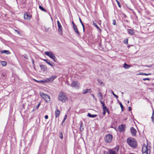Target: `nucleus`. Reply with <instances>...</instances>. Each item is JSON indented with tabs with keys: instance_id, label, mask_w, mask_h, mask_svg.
<instances>
[{
	"instance_id": "nucleus-1",
	"label": "nucleus",
	"mask_w": 154,
	"mask_h": 154,
	"mask_svg": "<svg viewBox=\"0 0 154 154\" xmlns=\"http://www.w3.org/2000/svg\"><path fill=\"white\" fill-rule=\"evenodd\" d=\"M128 144L133 148H135L137 146V143L135 139L133 138H128L127 139Z\"/></svg>"
},
{
	"instance_id": "nucleus-2",
	"label": "nucleus",
	"mask_w": 154,
	"mask_h": 154,
	"mask_svg": "<svg viewBox=\"0 0 154 154\" xmlns=\"http://www.w3.org/2000/svg\"><path fill=\"white\" fill-rule=\"evenodd\" d=\"M68 97L66 94L61 91L58 95V99L63 103L65 102L68 100Z\"/></svg>"
},
{
	"instance_id": "nucleus-3",
	"label": "nucleus",
	"mask_w": 154,
	"mask_h": 154,
	"mask_svg": "<svg viewBox=\"0 0 154 154\" xmlns=\"http://www.w3.org/2000/svg\"><path fill=\"white\" fill-rule=\"evenodd\" d=\"M113 137L112 135L109 134L105 137L104 140L106 143H110L112 141Z\"/></svg>"
},
{
	"instance_id": "nucleus-4",
	"label": "nucleus",
	"mask_w": 154,
	"mask_h": 154,
	"mask_svg": "<svg viewBox=\"0 0 154 154\" xmlns=\"http://www.w3.org/2000/svg\"><path fill=\"white\" fill-rule=\"evenodd\" d=\"M40 95L41 97L44 99L47 103H49L50 101V97L47 95L44 94H40Z\"/></svg>"
},
{
	"instance_id": "nucleus-5",
	"label": "nucleus",
	"mask_w": 154,
	"mask_h": 154,
	"mask_svg": "<svg viewBox=\"0 0 154 154\" xmlns=\"http://www.w3.org/2000/svg\"><path fill=\"white\" fill-rule=\"evenodd\" d=\"M57 76L56 75H54L51 77L48 78H47L45 80V81L47 82H52L53 81V80L57 78Z\"/></svg>"
},
{
	"instance_id": "nucleus-6",
	"label": "nucleus",
	"mask_w": 154,
	"mask_h": 154,
	"mask_svg": "<svg viewBox=\"0 0 154 154\" xmlns=\"http://www.w3.org/2000/svg\"><path fill=\"white\" fill-rule=\"evenodd\" d=\"M126 128V126L124 124H122L121 125H119L118 127L119 131L120 132L125 131Z\"/></svg>"
},
{
	"instance_id": "nucleus-7",
	"label": "nucleus",
	"mask_w": 154,
	"mask_h": 154,
	"mask_svg": "<svg viewBox=\"0 0 154 154\" xmlns=\"http://www.w3.org/2000/svg\"><path fill=\"white\" fill-rule=\"evenodd\" d=\"M71 86L76 88H79L80 85L77 81H74L71 84Z\"/></svg>"
},
{
	"instance_id": "nucleus-8",
	"label": "nucleus",
	"mask_w": 154,
	"mask_h": 154,
	"mask_svg": "<svg viewBox=\"0 0 154 154\" xmlns=\"http://www.w3.org/2000/svg\"><path fill=\"white\" fill-rule=\"evenodd\" d=\"M45 54L48 56L51 59L54 58V55L51 52L46 51L45 52Z\"/></svg>"
},
{
	"instance_id": "nucleus-9",
	"label": "nucleus",
	"mask_w": 154,
	"mask_h": 154,
	"mask_svg": "<svg viewBox=\"0 0 154 154\" xmlns=\"http://www.w3.org/2000/svg\"><path fill=\"white\" fill-rule=\"evenodd\" d=\"M130 131L132 136L134 137L136 135L137 131L133 127H131V128Z\"/></svg>"
},
{
	"instance_id": "nucleus-10",
	"label": "nucleus",
	"mask_w": 154,
	"mask_h": 154,
	"mask_svg": "<svg viewBox=\"0 0 154 154\" xmlns=\"http://www.w3.org/2000/svg\"><path fill=\"white\" fill-rule=\"evenodd\" d=\"M31 17V16L30 15L29 13H27L26 14H24V18L25 19L27 20H29Z\"/></svg>"
},
{
	"instance_id": "nucleus-11",
	"label": "nucleus",
	"mask_w": 154,
	"mask_h": 154,
	"mask_svg": "<svg viewBox=\"0 0 154 154\" xmlns=\"http://www.w3.org/2000/svg\"><path fill=\"white\" fill-rule=\"evenodd\" d=\"M143 152H148L147 146L144 144L142 146Z\"/></svg>"
},
{
	"instance_id": "nucleus-12",
	"label": "nucleus",
	"mask_w": 154,
	"mask_h": 154,
	"mask_svg": "<svg viewBox=\"0 0 154 154\" xmlns=\"http://www.w3.org/2000/svg\"><path fill=\"white\" fill-rule=\"evenodd\" d=\"M41 69L44 71H46L47 70V68L46 66L44 65H40Z\"/></svg>"
},
{
	"instance_id": "nucleus-13",
	"label": "nucleus",
	"mask_w": 154,
	"mask_h": 154,
	"mask_svg": "<svg viewBox=\"0 0 154 154\" xmlns=\"http://www.w3.org/2000/svg\"><path fill=\"white\" fill-rule=\"evenodd\" d=\"M73 27L75 32L78 35V36H80V34L78 31V28L76 26H75Z\"/></svg>"
},
{
	"instance_id": "nucleus-14",
	"label": "nucleus",
	"mask_w": 154,
	"mask_h": 154,
	"mask_svg": "<svg viewBox=\"0 0 154 154\" xmlns=\"http://www.w3.org/2000/svg\"><path fill=\"white\" fill-rule=\"evenodd\" d=\"M103 115H106V112H107V113L108 114H109L110 113L109 111L108 108H107L106 107V109H103Z\"/></svg>"
},
{
	"instance_id": "nucleus-15",
	"label": "nucleus",
	"mask_w": 154,
	"mask_h": 154,
	"mask_svg": "<svg viewBox=\"0 0 154 154\" xmlns=\"http://www.w3.org/2000/svg\"><path fill=\"white\" fill-rule=\"evenodd\" d=\"M1 54L5 53L7 54H11V52L8 50H4L1 51Z\"/></svg>"
},
{
	"instance_id": "nucleus-16",
	"label": "nucleus",
	"mask_w": 154,
	"mask_h": 154,
	"mask_svg": "<svg viewBox=\"0 0 154 154\" xmlns=\"http://www.w3.org/2000/svg\"><path fill=\"white\" fill-rule=\"evenodd\" d=\"M119 148V146H117L115 148L111 149H112L113 151H114L115 152V153L116 154V153L118 152Z\"/></svg>"
},
{
	"instance_id": "nucleus-17",
	"label": "nucleus",
	"mask_w": 154,
	"mask_h": 154,
	"mask_svg": "<svg viewBox=\"0 0 154 154\" xmlns=\"http://www.w3.org/2000/svg\"><path fill=\"white\" fill-rule=\"evenodd\" d=\"M128 32L129 34H131V35H134L135 34V32L134 31L131 29H128Z\"/></svg>"
},
{
	"instance_id": "nucleus-18",
	"label": "nucleus",
	"mask_w": 154,
	"mask_h": 154,
	"mask_svg": "<svg viewBox=\"0 0 154 154\" xmlns=\"http://www.w3.org/2000/svg\"><path fill=\"white\" fill-rule=\"evenodd\" d=\"M91 91V89H85L83 91L82 93L83 94H85L87 93L90 92Z\"/></svg>"
},
{
	"instance_id": "nucleus-19",
	"label": "nucleus",
	"mask_w": 154,
	"mask_h": 154,
	"mask_svg": "<svg viewBox=\"0 0 154 154\" xmlns=\"http://www.w3.org/2000/svg\"><path fill=\"white\" fill-rule=\"evenodd\" d=\"M60 111L58 110L57 109L56 110V111L55 112V117H58L59 116V114H60Z\"/></svg>"
},
{
	"instance_id": "nucleus-20",
	"label": "nucleus",
	"mask_w": 154,
	"mask_h": 154,
	"mask_svg": "<svg viewBox=\"0 0 154 154\" xmlns=\"http://www.w3.org/2000/svg\"><path fill=\"white\" fill-rule=\"evenodd\" d=\"M131 65H128L126 63H125L123 64V67L125 69H128L130 67H131Z\"/></svg>"
},
{
	"instance_id": "nucleus-21",
	"label": "nucleus",
	"mask_w": 154,
	"mask_h": 154,
	"mask_svg": "<svg viewBox=\"0 0 154 154\" xmlns=\"http://www.w3.org/2000/svg\"><path fill=\"white\" fill-rule=\"evenodd\" d=\"M44 61L46 62L47 63H48L50 66H53V65L51 63L49 60L48 59H43V60Z\"/></svg>"
},
{
	"instance_id": "nucleus-22",
	"label": "nucleus",
	"mask_w": 154,
	"mask_h": 154,
	"mask_svg": "<svg viewBox=\"0 0 154 154\" xmlns=\"http://www.w3.org/2000/svg\"><path fill=\"white\" fill-rule=\"evenodd\" d=\"M108 154H116L115 152L111 149H109L108 150Z\"/></svg>"
},
{
	"instance_id": "nucleus-23",
	"label": "nucleus",
	"mask_w": 154,
	"mask_h": 154,
	"mask_svg": "<svg viewBox=\"0 0 154 154\" xmlns=\"http://www.w3.org/2000/svg\"><path fill=\"white\" fill-rule=\"evenodd\" d=\"M87 116L88 117H90L94 118H95L96 117H97V115H92V114H91V113H88V114Z\"/></svg>"
},
{
	"instance_id": "nucleus-24",
	"label": "nucleus",
	"mask_w": 154,
	"mask_h": 154,
	"mask_svg": "<svg viewBox=\"0 0 154 154\" xmlns=\"http://www.w3.org/2000/svg\"><path fill=\"white\" fill-rule=\"evenodd\" d=\"M80 123L81 124L80 127V130L81 132H82L84 130V126L82 125L83 123L81 121Z\"/></svg>"
},
{
	"instance_id": "nucleus-25",
	"label": "nucleus",
	"mask_w": 154,
	"mask_h": 154,
	"mask_svg": "<svg viewBox=\"0 0 154 154\" xmlns=\"http://www.w3.org/2000/svg\"><path fill=\"white\" fill-rule=\"evenodd\" d=\"M79 19L80 22V23H81V24L82 25V26L83 27V32H84L85 31L84 25L83 24V23H82V22L80 17L79 18Z\"/></svg>"
},
{
	"instance_id": "nucleus-26",
	"label": "nucleus",
	"mask_w": 154,
	"mask_h": 154,
	"mask_svg": "<svg viewBox=\"0 0 154 154\" xmlns=\"http://www.w3.org/2000/svg\"><path fill=\"white\" fill-rule=\"evenodd\" d=\"M100 103L102 105L103 109H106V106H105V104L104 102L102 100H100Z\"/></svg>"
},
{
	"instance_id": "nucleus-27",
	"label": "nucleus",
	"mask_w": 154,
	"mask_h": 154,
	"mask_svg": "<svg viewBox=\"0 0 154 154\" xmlns=\"http://www.w3.org/2000/svg\"><path fill=\"white\" fill-rule=\"evenodd\" d=\"M39 8L42 11H44L45 12H47V11L45 10L42 6L39 5Z\"/></svg>"
},
{
	"instance_id": "nucleus-28",
	"label": "nucleus",
	"mask_w": 154,
	"mask_h": 154,
	"mask_svg": "<svg viewBox=\"0 0 154 154\" xmlns=\"http://www.w3.org/2000/svg\"><path fill=\"white\" fill-rule=\"evenodd\" d=\"M140 75H152V74L151 73H140Z\"/></svg>"
},
{
	"instance_id": "nucleus-29",
	"label": "nucleus",
	"mask_w": 154,
	"mask_h": 154,
	"mask_svg": "<svg viewBox=\"0 0 154 154\" xmlns=\"http://www.w3.org/2000/svg\"><path fill=\"white\" fill-rule=\"evenodd\" d=\"M58 26V29L59 32H62V26H61V25H60Z\"/></svg>"
},
{
	"instance_id": "nucleus-30",
	"label": "nucleus",
	"mask_w": 154,
	"mask_h": 154,
	"mask_svg": "<svg viewBox=\"0 0 154 154\" xmlns=\"http://www.w3.org/2000/svg\"><path fill=\"white\" fill-rule=\"evenodd\" d=\"M7 64L6 62L5 61H2L1 62V64L3 66H5Z\"/></svg>"
},
{
	"instance_id": "nucleus-31",
	"label": "nucleus",
	"mask_w": 154,
	"mask_h": 154,
	"mask_svg": "<svg viewBox=\"0 0 154 154\" xmlns=\"http://www.w3.org/2000/svg\"><path fill=\"white\" fill-rule=\"evenodd\" d=\"M59 137H60V138L61 139H62L63 138V133L62 132H60V135H59Z\"/></svg>"
},
{
	"instance_id": "nucleus-32",
	"label": "nucleus",
	"mask_w": 154,
	"mask_h": 154,
	"mask_svg": "<svg viewBox=\"0 0 154 154\" xmlns=\"http://www.w3.org/2000/svg\"><path fill=\"white\" fill-rule=\"evenodd\" d=\"M119 104V105L120 106V107L121 108L122 111H123V110H124V107L123 105H122V104L121 102H120Z\"/></svg>"
},
{
	"instance_id": "nucleus-33",
	"label": "nucleus",
	"mask_w": 154,
	"mask_h": 154,
	"mask_svg": "<svg viewBox=\"0 0 154 154\" xmlns=\"http://www.w3.org/2000/svg\"><path fill=\"white\" fill-rule=\"evenodd\" d=\"M128 39L126 38L124 40V42L126 45L128 44Z\"/></svg>"
},
{
	"instance_id": "nucleus-34",
	"label": "nucleus",
	"mask_w": 154,
	"mask_h": 154,
	"mask_svg": "<svg viewBox=\"0 0 154 154\" xmlns=\"http://www.w3.org/2000/svg\"><path fill=\"white\" fill-rule=\"evenodd\" d=\"M67 115H65V116H64V118L63 120V122H62V125H63V123L65 121V120H66V119L67 118Z\"/></svg>"
},
{
	"instance_id": "nucleus-35",
	"label": "nucleus",
	"mask_w": 154,
	"mask_h": 154,
	"mask_svg": "<svg viewBox=\"0 0 154 154\" xmlns=\"http://www.w3.org/2000/svg\"><path fill=\"white\" fill-rule=\"evenodd\" d=\"M40 105V103H39L38 104V105L36 106V107L35 108H34L33 109V110L35 109V110H37V109L38 108H39V106Z\"/></svg>"
},
{
	"instance_id": "nucleus-36",
	"label": "nucleus",
	"mask_w": 154,
	"mask_h": 154,
	"mask_svg": "<svg viewBox=\"0 0 154 154\" xmlns=\"http://www.w3.org/2000/svg\"><path fill=\"white\" fill-rule=\"evenodd\" d=\"M116 2L119 7L120 8H121V4L117 0H116Z\"/></svg>"
},
{
	"instance_id": "nucleus-37",
	"label": "nucleus",
	"mask_w": 154,
	"mask_h": 154,
	"mask_svg": "<svg viewBox=\"0 0 154 154\" xmlns=\"http://www.w3.org/2000/svg\"><path fill=\"white\" fill-rule=\"evenodd\" d=\"M112 93L114 96L117 99L118 98V96L117 95L115 94L112 91H111Z\"/></svg>"
},
{
	"instance_id": "nucleus-38",
	"label": "nucleus",
	"mask_w": 154,
	"mask_h": 154,
	"mask_svg": "<svg viewBox=\"0 0 154 154\" xmlns=\"http://www.w3.org/2000/svg\"><path fill=\"white\" fill-rule=\"evenodd\" d=\"M112 24L114 25H116V20L114 19L112 20Z\"/></svg>"
},
{
	"instance_id": "nucleus-39",
	"label": "nucleus",
	"mask_w": 154,
	"mask_h": 154,
	"mask_svg": "<svg viewBox=\"0 0 154 154\" xmlns=\"http://www.w3.org/2000/svg\"><path fill=\"white\" fill-rule=\"evenodd\" d=\"M97 96L99 97H101L103 96V95L101 94V93L99 92L97 94Z\"/></svg>"
},
{
	"instance_id": "nucleus-40",
	"label": "nucleus",
	"mask_w": 154,
	"mask_h": 154,
	"mask_svg": "<svg viewBox=\"0 0 154 154\" xmlns=\"http://www.w3.org/2000/svg\"><path fill=\"white\" fill-rule=\"evenodd\" d=\"M52 59H53L54 61L55 62H57V59L56 58V57H55V56H54V58L53 57V58H52Z\"/></svg>"
},
{
	"instance_id": "nucleus-41",
	"label": "nucleus",
	"mask_w": 154,
	"mask_h": 154,
	"mask_svg": "<svg viewBox=\"0 0 154 154\" xmlns=\"http://www.w3.org/2000/svg\"><path fill=\"white\" fill-rule=\"evenodd\" d=\"M93 24L97 28L99 29V26H98L94 22L93 23Z\"/></svg>"
},
{
	"instance_id": "nucleus-42",
	"label": "nucleus",
	"mask_w": 154,
	"mask_h": 154,
	"mask_svg": "<svg viewBox=\"0 0 154 154\" xmlns=\"http://www.w3.org/2000/svg\"><path fill=\"white\" fill-rule=\"evenodd\" d=\"M150 80V79L149 78H145L143 79V80L144 81L146 80L149 81Z\"/></svg>"
},
{
	"instance_id": "nucleus-43",
	"label": "nucleus",
	"mask_w": 154,
	"mask_h": 154,
	"mask_svg": "<svg viewBox=\"0 0 154 154\" xmlns=\"http://www.w3.org/2000/svg\"><path fill=\"white\" fill-rule=\"evenodd\" d=\"M93 97L94 99L95 100H97V98L95 97L94 95L93 94H92L91 95Z\"/></svg>"
},
{
	"instance_id": "nucleus-44",
	"label": "nucleus",
	"mask_w": 154,
	"mask_h": 154,
	"mask_svg": "<svg viewBox=\"0 0 154 154\" xmlns=\"http://www.w3.org/2000/svg\"><path fill=\"white\" fill-rule=\"evenodd\" d=\"M144 66H146V67H152V65H144Z\"/></svg>"
},
{
	"instance_id": "nucleus-45",
	"label": "nucleus",
	"mask_w": 154,
	"mask_h": 154,
	"mask_svg": "<svg viewBox=\"0 0 154 154\" xmlns=\"http://www.w3.org/2000/svg\"><path fill=\"white\" fill-rule=\"evenodd\" d=\"M15 32L18 34H20V32H19V31H18V30H16L15 29Z\"/></svg>"
},
{
	"instance_id": "nucleus-46",
	"label": "nucleus",
	"mask_w": 154,
	"mask_h": 154,
	"mask_svg": "<svg viewBox=\"0 0 154 154\" xmlns=\"http://www.w3.org/2000/svg\"><path fill=\"white\" fill-rule=\"evenodd\" d=\"M35 81H37V82H41V83H42L43 82H44V81H43V80H40V81H37L36 80H35Z\"/></svg>"
},
{
	"instance_id": "nucleus-47",
	"label": "nucleus",
	"mask_w": 154,
	"mask_h": 154,
	"mask_svg": "<svg viewBox=\"0 0 154 154\" xmlns=\"http://www.w3.org/2000/svg\"><path fill=\"white\" fill-rule=\"evenodd\" d=\"M57 23L58 26L61 25V24H60V22H59V21L58 20L57 21Z\"/></svg>"
},
{
	"instance_id": "nucleus-48",
	"label": "nucleus",
	"mask_w": 154,
	"mask_h": 154,
	"mask_svg": "<svg viewBox=\"0 0 154 154\" xmlns=\"http://www.w3.org/2000/svg\"><path fill=\"white\" fill-rule=\"evenodd\" d=\"M132 108L130 106L128 107V110L130 111L131 110Z\"/></svg>"
},
{
	"instance_id": "nucleus-49",
	"label": "nucleus",
	"mask_w": 154,
	"mask_h": 154,
	"mask_svg": "<svg viewBox=\"0 0 154 154\" xmlns=\"http://www.w3.org/2000/svg\"><path fill=\"white\" fill-rule=\"evenodd\" d=\"M72 23L73 25V27L76 26V25L75 24V23L73 22V21L72 22Z\"/></svg>"
},
{
	"instance_id": "nucleus-50",
	"label": "nucleus",
	"mask_w": 154,
	"mask_h": 154,
	"mask_svg": "<svg viewBox=\"0 0 154 154\" xmlns=\"http://www.w3.org/2000/svg\"><path fill=\"white\" fill-rule=\"evenodd\" d=\"M103 154H108V151L106 152V151H104L103 152Z\"/></svg>"
},
{
	"instance_id": "nucleus-51",
	"label": "nucleus",
	"mask_w": 154,
	"mask_h": 154,
	"mask_svg": "<svg viewBox=\"0 0 154 154\" xmlns=\"http://www.w3.org/2000/svg\"><path fill=\"white\" fill-rule=\"evenodd\" d=\"M103 99V96L99 97V99L100 100H102Z\"/></svg>"
},
{
	"instance_id": "nucleus-52",
	"label": "nucleus",
	"mask_w": 154,
	"mask_h": 154,
	"mask_svg": "<svg viewBox=\"0 0 154 154\" xmlns=\"http://www.w3.org/2000/svg\"><path fill=\"white\" fill-rule=\"evenodd\" d=\"M48 115H46L45 116V118L46 119H48Z\"/></svg>"
},
{
	"instance_id": "nucleus-53",
	"label": "nucleus",
	"mask_w": 154,
	"mask_h": 154,
	"mask_svg": "<svg viewBox=\"0 0 154 154\" xmlns=\"http://www.w3.org/2000/svg\"><path fill=\"white\" fill-rule=\"evenodd\" d=\"M45 31L46 32H47L48 31V30H49V29H48V28H45Z\"/></svg>"
},
{
	"instance_id": "nucleus-54",
	"label": "nucleus",
	"mask_w": 154,
	"mask_h": 154,
	"mask_svg": "<svg viewBox=\"0 0 154 154\" xmlns=\"http://www.w3.org/2000/svg\"><path fill=\"white\" fill-rule=\"evenodd\" d=\"M148 152H143V154H148Z\"/></svg>"
},
{
	"instance_id": "nucleus-55",
	"label": "nucleus",
	"mask_w": 154,
	"mask_h": 154,
	"mask_svg": "<svg viewBox=\"0 0 154 154\" xmlns=\"http://www.w3.org/2000/svg\"><path fill=\"white\" fill-rule=\"evenodd\" d=\"M32 64H33V65H34V60L32 59Z\"/></svg>"
},
{
	"instance_id": "nucleus-56",
	"label": "nucleus",
	"mask_w": 154,
	"mask_h": 154,
	"mask_svg": "<svg viewBox=\"0 0 154 154\" xmlns=\"http://www.w3.org/2000/svg\"><path fill=\"white\" fill-rule=\"evenodd\" d=\"M24 57L26 58V59H28V57L26 55H25L24 56Z\"/></svg>"
},
{
	"instance_id": "nucleus-57",
	"label": "nucleus",
	"mask_w": 154,
	"mask_h": 154,
	"mask_svg": "<svg viewBox=\"0 0 154 154\" xmlns=\"http://www.w3.org/2000/svg\"><path fill=\"white\" fill-rule=\"evenodd\" d=\"M117 101L119 102V103L120 102H120L119 101V100L117 99Z\"/></svg>"
},
{
	"instance_id": "nucleus-58",
	"label": "nucleus",
	"mask_w": 154,
	"mask_h": 154,
	"mask_svg": "<svg viewBox=\"0 0 154 154\" xmlns=\"http://www.w3.org/2000/svg\"><path fill=\"white\" fill-rule=\"evenodd\" d=\"M129 154H134L133 153H129Z\"/></svg>"
},
{
	"instance_id": "nucleus-59",
	"label": "nucleus",
	"mask_w": 154,
	"mask_h": 154,
	"mask_svg": "<svg viewBox=\"0 0 154 154\" xmlns=\"http://www.w3.org/2000/svg\"><path fill=\"white\" fill-rule=\"evenodd\" d=\"M127 103H129V101H128V102H127Z\"/></svg>"
},
{
	"instance_id": "nucleus-60",
	"label": "nucleus",
	"mask_w": 154,
	"mask_h": 154,
	"mask_svg": "<svg viewBox=\"0 0 154 154\" xmlns=\"http://www.w3.org/2000/svg\"><path fill=\"white\" fill-rule=\"evenodd\" d=\"M68 85H70V86H71V85H70V84H68Z\"/></svg>"
},
{
	"instance_id": "nucleus-61",
	"label": "nucleus",
	"mask_w": 154,
	"mask_h": 154,
	"mask_svg": "<svg viewBox=\"0 0 154 154\" xmlns=\"http://www.w3.org/2000/svg\"><path fill=\"white\" fill-rule=\"evenodd\" d=\"M122 93L123 94V92H122Z\"/></svg>"
},
{
	"instance_id": "nucleus-62",
	"label": "nucleus",
	"mask_w": 154,
	"mask_h": 154,
	"mask_svg": "<svg viewBox=\"0 0 154 154\" xmlns=\"http://www.w3.org/2000/svg\"><path fill=\"white\" fill-rule=\"evenodd\" d=\"M112 128H113V127L112 126L111 127Z\"/></svg>"
},
{
	"instance_id": "nucleus-63",
	"label": "nucleus",
	"mask_w": 154,
	"mask_h": 154,
	"mask_svg": "<svg viewBox=\"0 0 154 154\" xmlns=\"http://www.w3.org/2000/svg\"><path fill=\"white\" fill-rule=\"evenodd\" d=\"M125 17H126V15H125Z\"/></svg>"
}]
</instances>
